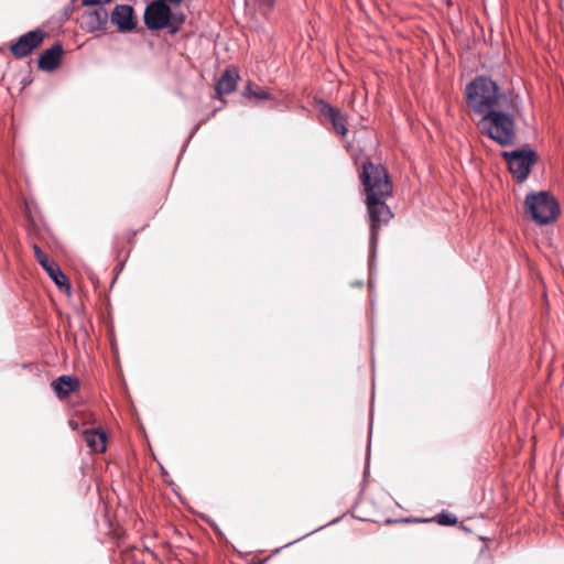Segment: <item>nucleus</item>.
<instances>
[{
	"label": "nucleus",
	"mask_w": 564,
	"mask_h": 564,
	"mask_svg": "<svg viewBox=\"0 0 564 564\" xmlns=\"http://www.w3.org/2000/svg\"><path fill=\"white\" fill-rule=\"evenodd\" d=\"M366 193V206L370 226L381 227L387 224L393 214L386 200L392 194V183L386 167L371 161L362 163L359 174Z\"/></svg>",
	"instance_id": "nucleus-1"
},
{
	"label": "nucleus",
	"mask_w": 564,
	"mask_h": 564,
	"mask_svg": "<svg viewBox=\"0 0 564 564\" xmlns=\"http://www.w3.org/2000/svg\"><path fill=\"white\" fill-rule=\"evenodd\" d=\"M520 113L518 96L480 116L477 128L480 133L502 147L516 140V118Z\"/></svg>",
	"instance_id": "nucleus-2"
},
{
	"label": "nucleus",
	"mask_w": 564,
	"mask_h": 564,
	"mask_svg": "<svg viewBox=\"0 0 564 564\" xmlns=\"http://www.w3.org/2000/svg\"><path fill=\"white\" fill-rule=\"evenodd\" d=\"M468 107L478 116L484 115L512 99L509 93L500 91L496 82L486 76H477L465 88Z\"/></svg>",
	"instance_id": "nucleus-3"
},
{
	"label": "nucleus",
	"mask_w": 564,
	"mask_h": 564,
	"mask_svg": "<svg viewBox=\"0 0 564 564\" xmlns=\"http://www.w3.org/2000/svg\"><path fill=\"white\" fill-rule=\"evenodd\" d=\"M524 207L532 220L540 226L555 221L561 212L557 199L546 191L528 194Z\"/></svg>",
	"instance_id": "nucleus-4"
},
{
	"label": "nucleus",
	"mask_w": 564,
	"mask_h": 564,
	"mask_svg": "<svg viewBox=\"0 0 564 564\" xmlns=\"http://www.w3.org/2000/svg\"><path fill=\"white\" fill-rule=\"evenodd\" d=\"M167 0H155L150 2L144 11V23L150 30L167 28L171 33L181 30L185 22L183 13H172Z\"/></svg>",
	"instance_id": "nucleus-5"
},
{
	"label": "nucleus",
	"mask_w": 564,
	"mask_h": 564,
	"mask_svg": "<svg viewBox=\"0 0 564 564\" xmlns=\"http://www.w3.org/2000/svg\"><path fill=\"white\" fill-rule=\"evenodd\" d=\"M502 156L508 163L510 173L518 182L528 178L531 167L538 159L535 151L531 149L503 152Z\"/></svg>",
	"instance_id": "nucleus-6"
},
{
	"label": "nucleus",
	"mask_w": 564,
	"mask_h": 564,
	"mask_svg": "<svg viewBox=\"0 0 564 564\" xmlns=\"http://www.w3.org/2000/svg\"><path fill=\"white\" fill-rule=\"evenodd\" d=\"M45 32L41 29L29 31L11 43L10 53L17 58H23L41 46L45 39Z\"/></svg>",
	"instance_id": "nucleus-7"
},
{
	"label": "nucleus",
	"mask_w": 564,
	"mask_h": 564,
	"mask_svg": "<svg viewBox=\"0 0 564 564\" xmlns=\"http://www.w3.org/2000/svg\"><path fill=\"white\" fill-rule=\"evenodd\" d=\"M318 110L322 116L327 118L330 123L333 130L339 134L340 137H346L348 133V116L343 112L340 109L329 105L325 100L321 99L318 101Z\"/></svg>",
	"instance_id": "nucleus-8"
},
{
	"label": "nucleus",
	"mask_w": 564,
	"mask_h": 564,
	"mask_svg": "<svg viewBox=\"0 0 564 564\" xmlns=\"http://www.w3.org/2000/svg\"><path fill=\"white\" fill-rule=\"evenodd\" d=\"M108 22L109 13L104 7L87 10L83 15L84 28L90 33L106 30Z\"/></svg>",
	"instance_id": "nucleus-9"
},
{
	"label": "nucleus",
	"mask_w": 564,
	"mask_h": 564,
	"mask_svg": "<svg viewBox=\"0 0 564 564\" xmlns=\"http://www.w3.org/2000/svg\"><path fill=\"white\" fill-rule=\"evenodd\" d=\"M111 22L117 26L120 32H131L135 28L133 18V8L129 4H118L115 7L111 17Z\"/></svg>",
	"instance_id": "nucleus-10"
},
{
	"label": "nucleus",
	"mask_w": 564,
	"mask_h": 564,
	"mask_svg": "<svg viewBox=\"0 0 564 564\" xmlns=\"http://www.w3.org/2000/svg\"><path fill=\"white\" fill-rule=\"evenodd\" d=\"M62 56L63 46L59 43H55L40 55L37 66L43 70H54L59 65Z\"/></svg>",
	"instance_id": "nucleus-11"
},
{
	"label": "nucleus",
	"mask_w": 564,
	"mask_h": 564,
	"mask_svg": "<svg viewBox=\"0 0 564 564\" xmlns=\"http://www.w3.org/2000/svg\"><path fill=\"white\" fill-rule=\"evenodd\" d=\"M239 78V74L236 70L229 68L225 69L215 86L216 98L220 99L224 95H229L235 91Z\"/></svg>",
	"instance_id": "nucleus-12"
},
{
	"label": "nucleus",
	"mask_w": 564,
	"mask_h": 564,
	"mask_svg": "<svg viewBox=\"0 0 564 564\" xmlns=\"http://www.w3.org/2000/svg\"><path fill=\"white\" fill-rule=\"evenodd\" d=\"M83 437L91 452L104 453L107 449V434L102 429L85 430Z\"/></svg>",
	"instance_id": "nucleus-13"
},
{
	"label": "nucleus",
	"mask_w": 564,
	"mask_h": 564,
	"mask_svg": "<svg viewBox=\"0 0 564 564\" xmlns=\"http://www.w3.org/2000/svg\"><path fill=\"white\" fill-rule=\"evenodd\" d=\"M79 386V382L76 378L70 376H61L56 380L52 382V388L55 391L56 395L61 399L68 397L72 392H74Z\"/></svg>",
	"instance_id": "nucleus-14"
},
{
	"label": "nucleus",
	"mask_w": 564,
	"mask_h": 564,
	"mask_svg": "<svg viewBox=\"0 0 564 564\" xmlns=\"http://www.w3.org/2000/svg\"><path fill=\"white\" fill-rule=\"evenodd\" d=\"M46 273L61 290L63 288L67 290L70 289L67 276L63 273L57 263L54 264L53 268H50V270Z\"/></svg>",
	"instance_id": "nucleus-15"
},
{
	"label": "nucleus",
	"mask_w": 564,
	"mask_h": 564,
	"mask_svg": "<svg viewBox=\"0 0 564 564\" xmlns=\"http://www.w3.org/2000/svg\"><path fill=\"white\" fill-rule=\"evenodd\" d=\"M243 96L247 98H254L258 100H267L271 98V94L268 90L262 88L253 90L252 85L250 83L246 86L243 90Z\"/></svg>",
	"instance_id": "nucleus-16"
},
{
	"label": "nucleus",
	"mask_w": 564,
	"mask_h": 564,
	"mask_svg": "<svg viewBox=\"0 0 564 564\" xmlns=\"http://www.w3.org/2000/svg\"><path fill=\"white\" fill-rule=\"evenodd\" d=\"M437 522L442 525H453L457 522V518L448 512L437 514Z\"/></svg>",
	"instance_id": "nucleus-17"
},
{
	"label": "nucleus",
	"mask_w": 564,
	"mask_h": 564,
	"mask_svg": "<svg viewBox=\"0 0 564 564\" xmlns=\"http://www.w3.org/2000/svg\"><path fill=\"white\" fill-rule=\"evenodd\" d=\"M110 2H112V0H83V6L97 8Z\"/></svg>",
	"instance_id": "nucleus-18"
},
{
	"label": "nucleus",
	"mask_w": 564,
	"mask_h": 564,
	"mask_svg": "<svg viewBox=\"0 0 564 564\" xmlns=\"http://www.w3.org/2000/svg\"><path fill=\"white\" fill-rule=\"evenodd\" d=\"M33 248V251H34V256H35V259L36 261L40 263V262H43V260H45L46 258H48L46 256V253L36 245L34 243L32 246Z\"/></svg>",
	"instance_id": "nucleus-19"
},
{
	"label": "nucleus",
	"mask_w": 564,
	"mask_h": 564,
	"mask_svg": "<svg viewBox=\"0 0 564 564\" xmlns=\"http://www.w3.org/2000/svg\"><path fill=\"white\" fill-rule=\"evenodd\" d=\"M380 228L381 227H378V225L370 226V245L371 246H376V243L378 241V236H379Z\"/></svg>",
	"instance_id": "nucleus-20"
},
{
	"label": "nucleus",
	"mask_w": 564,
	"mask_h": 564,
	"mask_svg": "<svg viewBox=\"0 0 564 564\" xmlns=\"http://www.w3.org/2000/svg\"><path fill=\"white\" fill-rule=\"evenodd\" d=\"M41 267L47 272L50 268H53L54 264H56L55 261L51 260L50 258H46L43 260V262H40Z\"/></svg>",
	"instance_id": "nucleus-21"
},
{
	"label": "nucleus",
	"mask_w": 564,
	"mask_h": 564,
	"mask_svg": "<svg viewBox=\"0 0 564 564\" xmlns=\"http://www.w3.org/2000/svg\"><path fill=\"white\" fill-rule=\"evenodd\" d=\"M69 426L73 429V430H76L78 427V423L74 420H70L69 421Z\"/></svg>",
	"instance_id": "nucleus-22"
},
{
	"label": "nucleus",
	"mask_w": 564,
	"mask_h": 564,
	"mask_svg": "<svg viewBox=\"0 0 564 564\" xmlns=\"http://www.w3.org/2000/svg\"><path fill=\"white\" fill-rule=\"evenodd\" d=\"M170 4L172 6H178L183 0H167Z\"/></svg>",
	"instance_id": "nucleus-23"
},
{
	"label": "nucleus",
	"mask_w": 564,
	"mask_h": 564,
	"mask_svg": "<svg viewBox=\"0 0 564 564\" xmlns=\"http://www.w3.org/2000/svg\"><path fill=\"white\" fill-rule=\"evenodd\" d=\"M249 564H263L262 562H251Z\"/></svg>",
	"instance_id": "nucleus-24"
}]
</instances>
